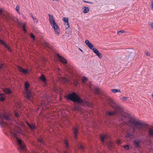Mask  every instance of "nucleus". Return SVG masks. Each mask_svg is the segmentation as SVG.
I'll use <instances>...</instances> for the list:
<instances>
[{
  "mask_svg": "<svg viewBox=\"0 0 153 153\" xmlns=\"http://www.w3.org/2000/svg\"><path fill=\"white\" fill-rule=\"evenodd\" d=\"M83 1L85 3H89V4H92L93 3L92 2L88 1H86L85 0H83Z\"/></svg>",
  "mask_w": 153,
  "mask_h": 153,
  "instance_id": "nucleus-44",
  "label": "nucleus"
},
{
  "mask_svg": "<svg viewBox=\"0 0 153 153\" xmlns=\"http://www.w3.org/2000/svg\"><path fill=\"white\" fill-rule=\"evenodd\" d=\"M53 1H57L58 0H52Z\"/></svg>",
  "mask_w": 153,
  "mask_h": 153,
  "instance_id": "nucleus-59",
  "label": "nucleus"
},
{
  "mask_svg": "<svg viewBox=\"0 0 153 153\" xmlns=\"http://www.w3.org/2000/svg\"><path fill=\"white\" fill-rule=\"evenodd\" d=\"M26 24L25 23H24L23 24V26H22V29L25 28H26Z\"/></svg>",
  "mask_w": 153,
  "mask_h": 153,
  "instance_id": "nucleus-50",
  "label": "nucleus"
},
{
  "mask_svg": "<svg viewBox=\"0 0 153 153\" xmlns=\"http://www.w3.org/2000/svg\"><path fill=\"white\" fill-rule=\"evenodd\" d=\"M93 52L97 55L99 58L101 59L102 58V54L99 51L97 48L95 49V50H94V51Z\"/></svg>",
  "mask_w": 153,
  "mask_h": 153,
  "instance_id": "nucleus-15",
  "label": "nucleus"
},
{
  "mask_svg": "<svg viewBox=\"0 0 153 153\" xmlns=\"http://www.w3.org/2000/svg\"><path fill=\"white\" fill-rule=\"evenodd\" d=\"M83 12L84 13H86L88 12L89 11V9L88 7H84L82 8Z\"/></svg>",
  "mask_w": 153,
  "mask_h": 153,
  "instance_id": "nucleus-23",
  "label": "nucleus"
},
{
  "mask_svg": "<svg viewBox=\"0 0 153 153\" xmlns=\"http://www.w3.org/2000/svg\"><path fill=\"white\" fill-rule=\"evenodd\" d=\"M63 153H68L67 151H65Z\"/></svg>",
  "mask_w": 153,
  "mask_h": 153,
  "instance_id": "nucleus-56",
  "label": "nucleus"
},
{
  "mask_svg": "<svg viewBox=\"0 0 153 153\" xmlns=\"http://www.w3.org/2000/svg\"><path fill=\"white\" fill-rule=\"evenodd\" d=\"M107 138V136L105 135H101L100 136L101 141L102 142L104 143H105V140Z\"/></svg>",
  "mask_w": 153,
  "mask_h": 153,
  "instance_id": "nucleus-20",
  "label": "nucleus"
},
{
  "mask_svg": "<svg viewBox=\"0 0 153 153\" xmlns=\"http://www.w3.org/2000/svg\"><path fill=\"white\" fill-rule=\"evenodd\" d=\"M5 100V95L3 94H0V100L2 102Z\"/></svg>",
  "mask_w": 153,
  "mask_h": 153,
  "instance_id": "nucleus-24",
  "label": "nucleus"
},
{
  "mask_svg": "<svg viewBox=\"0 0 153 153\" xmlns=\"http://www.w3.org/2000/svg\"><path fill=\"white\" fill-rule=\"evenodd\" d=\"M134 54L131 53H130L128 57V59H130V60L132 61L134 60Z\"/></svg>",
  "mask_w": 153,
  "mask_h": 153,
  "instance_id": "nucleus-22",
  "label": "nucleus"
},
{
  "mask_svg": "<svg viewBox=\"0 0 153 153\" xmlns=\"http://www.w3.org/2000/svg\"><path fill=\"white\" fill-rule=\"evenodd\" d=\"M64 97L67 100L71 101L74 103L79 104H85L84 102L80 97L74 92L67 94Z\"/></svg>",
  "mask_w": 153,
  "mask_h": 153,
  "instance_id": "nucleus-5",
  "label": "nucleus"
},
{
  "mask_svg": "<svg viewBox=\"0 0 153 153\" xmlns=\"http://www.w3.org/2000/svg\"><path fill=\"white\" fill-rule=\"evenodd\" d=\"M25 90L26 91L25 94H26V98L27 100L31 102L33 101V97L32 96V93L31 91L28 90L30 86V84L28 81L25 82L24 85Z\"/></svg>",
  "mask_w": 153,
  "mask_h": 153,
  "instance_id": "nucleus-7",
  "label": "nucleus"
},
{
  "mask_svg": "<svg viewBox=\"0 0 153 153\" xmlns=\"http://www.w3.org/2000/svg\"><path fill=\"white\" fill-rule=\"evenodd\" d=\"M128 99V98L127 97H124L121 98V100L123 101H124L127 100Z\"/></svg>",
  "mask_w": 153,
  "mask_h": 153,
  "instance_id": "nucleus-37",
  "label": "nucleus"
},
{
  "mask_svg": "<svg viewBox=\"0 0 153 153\" xmlns=\"http://www.w3.org/2000/svg\"><path fill=\"white\" fill-rule=\"evenodd\" d=\"M150 25L151 28L153 29V22H151L150 24Z\"/></svg>",
  "mask_w": 153,
  "mask_h": 153,
  "instance_id": "nucleus-51",
  "label": "nucleus"
},
{
  "mask_svg": "<svg viewBox=\"0 0 153 153\" xmlns=\"http://www.w3.org/2000/svg\"><path fill=\"white\" fill-rule=\"evenodd\" d=\"M109 105L115 110L114 111H108L107 114L109 116H113L114 115L117 116L119 114L121 117L120 121H124L129 117V114L128 113L124 112L123 109L121 107L120 105L117 102L110 98L106 99Z\"/></svg>",
  "mask_w": 153,
  "mask_h": 153,
  "instance_id": "nucleus-1",
  "label": "nucleus"
},
{
  "mask_svg": "<svg viewBox=\"0 0 153 153\" xmlns=\"http://www.w3.org/2000/svg\"><path fill=\"white\" fill-rule=\"evenodd\" d=\"M128 114L129 115L128 118L124 121H121V122H125L126 120L128 119V123L129 124L128 125L132 126L133 129L135 130L137 129L141 134L143 132V128H146V124L139 120H136L135 118L131 117L130 114L128 113Z\"/></svg>",
  "mask_w": 153,
  "mask_h": 153,
  "instance_id": "nucleus-2",
  "label": "nucleus"
},
{
  "mask_svg": "<svg viewBox=\"0 0 153 153\" xmlns=\"http://www.w3.org/2000/svg\"><path fill=\"white\" fill-rule=\"evenodd\" d=\"M117 143V144L120 145L121 143L120 140L119 139L117 140L116 141Z\"/></svg>",
  "mask_w": 153,
  "mask_h": 153,
  "instance_id": "nucleus-43",
  "label": "nucleus"
},
{
  "mask_svg": "<svg viewBox=\"0 0 153 153\" xmlns=\"http://www.w3.org/2000/svg\"><path fill=\"white\" fill-rule=\"evenodd\" d=\"M48 16L49 17V21L51 25L52 26V28L54 29L55 32L57 34V35H58L60 32L59 27L55 22L53 16L50 14H48Z\"/></svg>",
  "mask_w": 153,
  "mask_h": 153,
  "instance_id": "nucleus-6",
  "label": "nucleus"
},
{
  "mask_svg": "<svg viewBox=\"0 0 153 153\" xmlns=\"http://www.w3.org/2000/svg\"><path fill=\"white\" fill-rule=\"evenodd\" d=\"M78 147L79 149L81 150L82 151H84V147L82 144H79L78 145Z\"/></svg>",
  "mask_w": 153,
  "mask_h": 153,
  "instance_id": "nucleus-30",
  "label": "nucleus"
},
{
  "mask_svg": "<svg viewBox=\"0 0 153 153\" xmlns=\"http://www.w3.org/2000/svg\"><path fill=\"white\" fill-rule=\"evenodd\" d=\"M80 51L81 52H83V51L82 50H81V49H80Z\"/></svg>",
  "mask_w": 153,
  "mask_h": 153,
  "instance_id": "nucleus-58",
  "label": "nucleus"
},
{
  "mask_svg": "<svg viewBox=\"0 0 153 153\" xmlns=\"http://www.w3.org/2000/svg\"><path fill=\"white\" fill-rule=\"evenodd\" d=\"M148 134L149 137H153V129L149 128L148 130Z\"/></svg>",
  "mask_w": 153,
  "mask_h": 153,
  "instance_id": "nucleus-17",
  "label": "nucleus"
},
{
  "mask_svg": "<svg viewBox=\"0 0 153 153\" xmlns=\"http://www.w3.org/2000/svg\"><path fill=\"white\" fill-rule=\"evenodd\" d=\"M5 48L7 49L8 51L9 52H12V50L7 45V47H6Z\"/></svg>",
  "mask_w": 153,
  "mask_h": 153,
  "instance_id": "nucleus-41",
  "label": "nucleus"
},
{
  "mask_svg": "<svg viewBox=\"0 0 153 153\" xmlns=\"http://www.w3.org/2000/svg\"><path fill=\"white\" fill-rule=\"evenodd\" d=\"M10 133L13 139H15L17 142L19 146L18 149V151L21 153H23V152L27 153L26 150V146L24 143L17 137V131H12L10 129Z\"/></svg>",
  "mask_w": 153,
  "mask_h": 153,
  "instance_id": "nucleus-4",
  "label": "nucleus"
},
{
  "mask_svg": "<svg viewBox=\"0 0 153 153\" xmlns=\"http://www.w3.org/2000/svg\"><path fill=\"white\" fill-rule=\"evenodd\" d=\"M2 90L6 94H9L12 93V91L10 88H4Z\"/></svg>",
  "mask_w": 153,
  "mask_h": 153,
  "instance_id": "nucleus-16",
  "label": "nucleus"
},
{
  "mask_svg": "<svg viewBox=\"0 0 153 153\" xmlns=\"http://www.w3.org/2000/svg\"><path fill=\"white\" fill-rule=\"evenodd\" d=\"M85 43L89 48L92 50L93 51L94 50H95V49H96V48L94 47V45L88 40H86L85 41Z\"/></svg>",
  "mask_w": 153,
  "mask_h": 153,
  "instance_id": "nucleus-9",
  "label": "nucleus"
},
{
  "mask_svg": "<svg viewBox=\"0 0 153 153\" xmlns=\"http://www.w3.org/2000/svg\"><path fill=\"white\" fill-rule=\"evenodd\" d=\"M14 114H15V116L16 117H18L19 116V113H17V112H16V111H14Z\"/></svg>",
  "mask_w": 153,
  "mask_h": 153,
  "instance_id": "nucleus-46",
  "label": "nucleus"
},
{
  "mask_svg": "<svg viewBox=\"0 0 153 153\" xmlns=\"http://www.w3.org/2000/svg\"><path fill=\"white\" fill-rule=\"evenodd\" d=\"M74 83L75 85L76 86L78 85L79 84V82L78 81H74Z\"/></svg>",
  "mask_w": 153,
  "mask_h": 153,
  "instance_id": "nucleus-45",
  "label": "nucleus"
},
{
  "mask_svg": "<svg viewBox=\"0 0 153 153\" xmlns=\"http://www.w3.org/2000/svg\"><path fill=\"white\" fill-rule=\"evenodd\" d=\"M133 143L135 145V147L136 148H140L141 146L140 144V141L137 139H135L133 141Z\"/></svg>",
  "mask_w": 153,
  "mask_h": 153,
  "instance_id": "nucleus-13",
  "label": "nucleus"
},
{
  "mask_svg": "<svg viewBox=\"0 0 153 153\" xmlns=\"http://www.w3.org/2000/svg\"><path fill=\"white\" fill-rule=\"evenodd\" d=\"M113 146V145L112 142H110L108 143V147L109 149H111Z\"/></svg>",
  "mask_w": 153,
  "mask_h": 153,
  "instance_id": "nucleus-31",
  "label": "nucleus"
},
{
  "mask_svg": "<svg viewBox=\"0 0 153 153\" xmlns=\"http://www.w3.org/2000/svg\"><path fill=\"white\" fill-rule=\"evenodd\" d=\"M111 91L114 93L117 92H121V91L120 90L116 89H111Z\"/></svg>",
  "mask_w": 153,
  "mask_h": 153,
  "instance_id": "nucleus-29",
  "label": "nucleus"
},
{
  "mask_svg": "<svg viewBox=\"0 0 153 153\" xmlns=\"http://www.w3.org/2000/svg\"><path fill=\"white\" fill-rule=\"evenodd\" d=\"M30 15L31 17L33 18V19L35 17L33 15L32 13H30Z\"/></svg>",
  "mask_w": 153,
  "mask_h": 153,
  "instance_id": "nucleus-53",
  "label": "nucleus"
},
{
  "mask_svg": "<svg viewBox=\"0 0 153 153\" xmlns=\"http://www.w3.org/2000/svg\"><path fill=\"white\" fill-rule=\"evenodd\" d=\"M65 25L66 26V28L67 29L68 28L70 27V25L68 22L65 23Z\"/></svg>",
  "mask_w": 153,
  "mask_h": 153,
  "instance_id": "nucleus-40",
  "label": "nucleus"
},
{
  "mask_svg": "<svg viewBox=\"0 0 153 153\" xmlns=\"http://www.w3.org/2000/svg\"><path fill=\"white\" fill-rule=\"evenodd\" d=\"M3 10L2 9H0V16H2V17H4L5 19H7V16L5 14H4L2 13Z\"/></svg>",
  "mask_w": 153,
  "mask_h": 153,
  "instance_id": "nucleus-25",
  "label": "nucleus"
},
{
  "mask_svg": "<svg viewBox=\"0 0 153 153\" xmlns=\"http://www.w3.org/2000/svg\"><path fill=\"white\" fill-rule=\"evenodd\" d=\"M88 80L87 78L85 77H84L82 79V81L83 82H85V81Z\"/></svg>",
  "mask_w": 153,
  "mask_h": 153,
  "instance_id": "nucleus-42",
  "label": "nucleus"
},
{
  "mask_svg": "<svg viewBox=\"0 0 153 153\" xmlns=\"http://www.w3.org/2000/svg\"><path fill=\"white\" fill-rule=\"evenodd\" d=\"M124 32L125 31L123 30H119L117 32V34L119 35H120L122 33H124Z\"/></svg>",
  "mask_w": 153,
  "mask_h": 153,
  "instance_id": "nucleus-38",
  "label": "nucleus"
},
{
  "mask_svg": "<svg viewBox=\"0 0 153 153\" xmlns=\"http://www.w3.org/2000/svg\"><path fill=\"white\" fill-rule=\"evenodd\" d=\"M43 45L46 48H48L49 49L50 48L49 43L45 41L44 42Z\"/></svg>",
  "mask_w": 153,
  "mask_h": 153,
  "instance_id": "nucleus-28",
  "label": "nucleus"
},
{
  "mask_svg": "<svg viewBox=\"0 0 153 153\" xmlns=\"http://www.w3.org/2000/svg\"><path fill=\"white\" fill-rule=\"evenodd\" d=\"M94 90H95V93L97 95H99L100 94V91L99 90V89L98 88H94Z\"/></svg>",
  "mask_w": 153,
  "mask_h": 153,
  "instance_id": "nucleus-33",
  "label": "nucleus"
},
{
  "mask_svg": "<svg viewBox=\"0 0 153 153\" xmlns=\"http://www.w3.org/2000/svg\"><path fill=\"white\" fill-rule=\"evenodd\" d=\"M38 142L41 144V146L42 145L44 146L45 145V141L43 140L42 138L40 137L37 139Z\"/></svg>",
  "mask_w": 153,
  "mask_h": 153,
  "instance_id": "nucleus-19",
  "label": "nucleus"
},
{
  "mask_svg": "<svg viewBox=\"0 0 153 153\" xmlns=\"http://www.w3.org/2000/svg\"><path fill=\"white\" fill-rule=\"evenodd\" d=\"M151 6H152V8L153 9V2L152 1L151 2Z\"/></svg>",
  "mask_w": 153,
  "mask_h": 153,
  "instance_id": "nucleus-55",
  "label": "nucleus"
},
{
  "mask_svg": "<svg viewBox=\"0 0 153 153\" xmlns=\"http://www.w3.org/2000/svg\"><path fill=\"white\" fill-rule=\"evenodd\" d=\"M26 123L32 131H34L36 128V126L33 124L32 123L30 124L27 122H26Z\"/></svg>",
  "mask_w": 153,
  "mask_h": 153,
  "instance_id": "nucleus-12",
  "label": "nucleus"
},
{
  "mask_svg": "<svg viewBox=\"0 0 153 153\" xmlns=\"http://www.w3.org/2000/svg\"><path fill=\"white\" fill-rule=\"evenodd\" d=\"M132 136L131 134H129L127 133V134L125 136V137L126 138H129Z\"/></svg>",
  "mask_w": 153,
  "mask_h": 153,
  "instance_id": "nucleus-36",
  "label": "nucleus"
},
{
  "mask_svg": "<svg viewBox=\"0 0 153 153\" xmlns=\"http://www.w3.org/2000/svg\"><path fill=\"white\" fill-rule=\"evenodd\" d=\"M123 147L125 149L128 150L129 149V146L128 145H125L123 146Z\"/></svg>",
  "mask_w": 153,
  "mask_h": 153,
  "instance_id": "nucleus-39",
  "label": "nucleus"
},
{
  "mask_svg": "<svg viewBox=\"0 0 153 153\" xmlns=\"http://www.w3.org/2000/svg\"><path fill=\"white\" fill-rule=\"evenodd\" d=\"M23 31L25 32V33L27 32V30H26V28L23 29Z\"/></svg>",
  "mask_w": 153,
  "mask_h": 153,
  "instance_id": "nucleus-54",
  "label": "nucleus"
},
{
  "mask_svg": "<svg viewBox=\"0 0 153 153\" xmlns=\"http://www.w3.org/2000/svg\"><path fill=\"white\" fill-rule=\"evenodd\" d=\"M135 130V129L132 128V129L129 130L127 133L129 134H131L132 136L134 134Z\"/></svg>",
  "mask_w": 153,
  "mask_h": 153,
  "instance_id": "nucleus-27",
  "label": "nucleus"
},
{
  "mask_svg": "<svg viewBox=\"0 0 153 153\" xmlns=\"http://www.w3.org/2000/svg\"><path fill=\"white\" fill-rule=\"evenodd\" d=\"M152 97H153V94H152Z\"/></svg>",
  "mask_w": 153,
  "mask_h": 153,
  "instance_id": "nucleus-60",
  "label": "nucleus"
},
{
  "mask_svg": "<svg viewBox=\"0 0 153 153\" xmlns=\"http://www.w3.org/2000/svg\"><path fill=\"white\" fill-rule=\"evenodd\" d=\"M79 126L77 125H76V126L72 128V131L74 135L73 137L76 140H77L78 135L79 134Z\"/></svg>",
  "mask_w": 153,
  "mask_h": 153,
  "instance_id": "nucleus-8",
  "label": "nucleus"
},
{
  "mask_svg": "<svg viewBox=\"0 0 153 153\" xmlns=\"http://www.w3.org/2000/svg\"><path fill=\"white\" fill-rule=\"evenodd\" d=\"M64 143L65 145V148L68 150L69 151L70 149V147L69 146L68 141L66 140H64Z\"/></svg>",
  "mask_w": 153,
  "mask_h": 153,
  "instance_id": "nucleus-18",
  "label": "nucleus"
},
{
  "mask_svg": "<svg viewBox=\"0 0 153 153\" xmlns=\"http://www.w3.org/2000/svg\"><path fill=\"white\" fill-rule=\"evenodd\" d=\"M85 43L89 48L92 50L93 51L94 50H95V49H96V48L94 47V45L88 40H86L85 41Z\"/></svg>",
  "mask_w": 153,
  "mask_h": 153,
  "instance_id": "nucleus-10",
  "label": "nucleus"
},
{
  "mask_svg": "<svg viewBox=\"0 0 153 153\" xmlns=\"http://www.w3.org/2000/svg\"><path fill=\"white\" fill-rule=\"evenodd\" d=\"M59 58L60 59V61L63 64H65L67 63V60L62 56H59Z\"/></svg>",
  "mask_w": 153,
  "mask_h": 153,
  "instance_id": "nucleus-21",
  "label": "nucleus"
},
{
  "mask_svg": "<svg viewBox=\"0 0 153 153\" xmlns=\"http://www.w3.org/2000/svg\"><path fill=\"white\" fill-rule=\"evenodd\" d=\"M146 54L147 56H149L150 55V53L148 52L146 53Z\"/></svg>",
  "mask_w": 153,
  "mask_h": 153,
  "instance_id": "nucleus-52",
  "label": "nucleus"
},
{
  "mask_svg": "<svg viewBox=\"0 0 153 153\" xmlns=\"http://www.w3.org/2000/svg\"><path fill=\"white\" fill-rule=\"evenodd\" d=\"M39 78L44 84H47V79L43 74H42Z\"/></svg>",
  "mask_w": 153,
  "mask_h": 153,
  "instance_id": "nucleus-14",
  "label": "nucleus"
},
{
  "mask_svg": "<svg viewBox=\"0 0 153 153\" xmlns=\"http://www.w3.org/2000/svg\"><path fill=\"white\" fill-rule=\"evenodd\" d=\"M62 20L65 23L68 22V19L67 17H64L62 19Z\"/></svg>",
  "mask_w": 153,
  "mask_h": 153,
  "instance_id": "nucleus-35",
  "label": "nucleus"
},
{
  "mask_svg": "<svg viewBox=\"0 0 153 153\" xmlns=\"http://www.w3.org/2000/svg\"><path fill=\"white\" fill-rule=\"evenodd\" d=\"M3 117L6 120H10L11 119L9 115L6 114L4 115Z\"/></svg>",
  "mask_w": 153,
  "mask_h": 153,
  "instance_id": "nucleus-26",
  "label": "nucleus"
},
{
  "mask_svg": "<svg viewBox=\"0 0 153 153\" xmlns=\"http://www.w3.org/2000/svg\"><path fill=\"white\" fill-rule=\"evenodd\" d=\"M0 43L2 45H4L5 47H7V44L1 39H0Z\"/></svg>",
  "mask_w": 153,
  "mask_h": 153,
  "instance_id": "nucleus-32",
  "label": "nucleus"
},
{
  "mask_svg": "<svg viewBox=\"0 0 153 153\" xmlns=\"http://www.w3.org/2000/svg\"><path fill=\"white\" fill-rule=\"evenodd\" d=\"M33 19L34 22H36V23H37L38 22V19L35 17Z\"/></svg>",
  "mask_w": 153,
  "mask_h": 153,
  "instance_id": "nucleus-47",
  "label": "nucleus"
},
{
  "mask_svg": "<svg viewBox=\"0 0 153 153\" xmlns=\"http://www.w3.org/2000/svg\"><path fill=\"white\" fill-rule=\"evenodd\" d=\"M30 35L31 39H32L33 40H35V36L33 33H31Z\"/></svg>",
  "mask_w": 153,
  "mask_h": 153,
  "instance_id": "nucleus-34",
  "label": "nucleus"
},
{
  "mask_svg": "<svg viewBox=\"0 0 153 153\" xmlns=\"http://www.w3.org/2000/svg\"><path fill=\"white\" fill-rule=\"evenodd\" d=\"M60 70V68H58V70L59 71Z\"/></svg>",
  "mask_w": 153,
  "mask_h": 153,
  "instance_id": "nucleus-57",
  "label": "nucleus"
},
{
  "mask_svg": "<svg viewBox=\"0 0 153 153\" xmlns=\"http://www.w3.org/2000/svg\"><path fill=\"white\" fill-rule=\"evenodd\" d=\"M3 65L2 64H1L0 63V70H1L3 69Z\"/></svg>",
  "mask_w": 153,
  "mask_h": 153,
  "instance_id": "nucleus-48",
  "label": "nucleus"
},
{
  "mask_svg": "<svg viewBox=\"0 0 153 153\" xmlns=\"http://www.w3.org/2000/svg\"><path fill=\"white\" fill-rule=\"evenodd\" d=\"M17 67L20 72H22L24 74H27L28 73V70L27 69H23L20 66H18Z\"/></svg>",
  "mask_w": 153,
  "mask_h": 153,
  "instance_id": "nucleus-11",
  "label": "nucleus"
},
{
  "mask_svg": "<svg viewBox=\"0 0 153 153\" xmlns=\"http://www.w3.org/2000/svg\"><path fill=\"white\" fill-rule=\"evenodd\" d=\"M128 114L129 115L128 118L124 121H121V122H125L126 120L128 119V123L129 124L128 125L132 126L133 129L135 130L137 129L141 134L143 132V128H146V124L139 120H136L135 118L131 117L130 114L128 113Z\"/></svg>",
  "mask_w": 153,
  "mask_h": 153,
  "instance_id": "nucleus-3",
  "label": "nucleus"
},
{
  "mask_svg": "<svg viewBox=\"0 0 153 153\" xmlns=\"http://www.w3.org/2000/svg\"><path fill=\"white\" fill-rule=\"evenodd\" d=\"M16 10L17 12L19 11V6H17L16 8Z\"/></svg>",
  "mask_w": 153,
  "mask_h": 153,
  "instance_id": "nucleus-49",
  "label": "nucleus"
}]
</instances>
